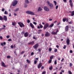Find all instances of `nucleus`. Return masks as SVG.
Instances as JSON below:
<instances>
[{
	"instance_id": "obj_1",
	"label": "nucleus",
	"mask_w": 74,
	"mask_h": 74,
	"mask_svg": "<svg viewBox=\"0 0 74 74\" xmlns=\"http://www.w3.org/2000/svg\"><path fill=\"white\" fill-rule=\"evenodd\" d=\"M26 13L27 14H29V15H34V12L29 11H27L26 12Z\"/></svg>"
},
{
	"instance_id": "obj_2",
	"label": "nucleus",
	"mask_w": 74,
	"mask_h": 74,
	"mask_svg": "<svg viewBox=\"0 0 74 74\" xmlns=\"http://www.w3.org/2000/svg\"><path fill=\"white\" fill-rule=\"evenodd\" d=\"M49 26V24L48 23H47L46 24H45L44 26L43 29L44 30H45Z\"/></svg>"
},
{
	"instance_id": "obj_3",
	"label": "nucleus",
	"mask_w": 74,
	"mask_h": 74,
	"mask_svg": "<svg viewBox=\"0 0 74 74\" xmlns=\"http://www.w3.org/2000/svg\"><path fill=\"white\" fill-rule=\"evenodd\" d=\"M47 3L49 6L51 8L53 7V5L52 3H50L48 1H47Z\"/></svg>"
},
{
	"instance_id": "obj_4",
	"label": "nucleus",
	"mask_w": 74,
	"mask_h": 74,
	"mask_svg": "<svg viewBox=\"0 0 74 74\" xmlns=\"http://www.w3.org/2000/svg\"><path fill=\"white\" fill-rule=\"evenodd\" d=\"M18 24L21 27H25V25H24L23 23L22 22H18Z\"/></svg>"
},
{
	"instance_id": "obj_5",
	"label": "nucleus",
	"mask_w": 74,
	"mask_h": 74,
	"mask_svg": "<svg viewBox=\"0 0 74 74\" xmlns=\"http://www.w3.org/2000/svg\"><path fill=\"white\" fill-rule=\"evenodd\" d=\"M39 47L38 44L36 43L34 46H33V47L34 49H36L38 48V47Z\"/></svg>"
},
{
	"instance_id": "obj_6",
	"label": "nucleus",
	"mask_w": 74,
	"mask_h": 74,
	"mask_svg": "<svg viewBox=\"0 0 74 74\" xmlns=\"http://www.w3.org/2000/svg\"><path fill=\"white\" fill-rule=\"evenodd\" d=\"M17 4H18V1L15 0L13 2L12 4L13 6H15Z\"/></svg>"
},
{
	"instance_id": "obj_7",
	"label": "nucleus",
	"mask_w": 74,
	"mask_h": 74,
	"mask_svg": "<svg viewBox=\"0 0 74 74\" xmlns=\"http://www.w3.org/2000/svg\"><path fill=\"white\" fill-rule=\"evenodd\" d=\"M50 36H51V34L49 33L48 32H46V33L45 34V36L46 37H49Z\"/></svg>"
},
{
	"instance_id": "obj_8",
	"label": "nucleus",
	"mask_w": 74,
	"mask_h": 74,
	"mask_svg": "<svg viewBox=\"0 0 74 74\" xmlns=\"http://www.w3.org/2000/svg\"><path fill=\"white\" fill-rule=\"evenodd\" d=\"M70 39L69 38H67L66 39V42L67 45H69L70 44Z\"/></svg>"
},
{
	"instance_id": "obj_9",
	"label": "nucleus",
	"mask_w": 74,
	"mask_h": 74,
	"mask_svg": "<svg viewBox=\"0 0 74 74\" xmlns=\"http://www.w3.org/2000/svg\"><path fill=\"white\" fill-rule=\"evenodd\" d=\"M42 66V63L41 62L40 63L38 64V69H39Z\"/></svg>"
},
{
	"instance_id": "obj_10",
	"label": "nucleus",
	"mask_w": 74,
	"mask_h": 74,
	"mask_svg": "<svg viewBox=\"0 0 74 74\" xmlns=\"http://www.w3.org/2000/svg\"><path fill=\"white\" fill-rule=\"evenodd\" d=\"M69 2L70 4V5L71 7H73V3L72 2V0H69Z\"/></svg>"
},
{
	"instance_id": "obj_11",
	"label": "nucleus",
	"mask_w": 74,
	"mask_h": 74,
	"mask_svg": "<svg viewBox=\"0 0 74 74\" xmlns=\"http://www.w3.org/2000/svg\"><path fill=\"white\" fill-rule=\"evenodd\" d=\"M34 44V41H32V42H30L28 43V45H33Z\"/></svg>"
},
{
	"instance_id": "obj_12",
	"label": "nucleus",
	"mask_w": 74,
	"mask_h": 74,
	"mask_svg": "<svg viewBox=\"0 0 74 74\" xmlns=\"http://www.w3.org/2000/svg\"><path fill=\"white\" fill-rule=\"evenodd\" d=\"M44 10H45V11H49V8L47 6H45L44 7Z\"/></svg>"
},
{
	"instance_id": "obj_13",
	"label": "nucleus",
	"mask_w": 74,
	"mask_h": 74,
	"mask_svg": "<svg viewBox=\"0 0 74 74\" xmlns=\"http://www.w3.org/2000/svg\"><path fill=\"white\" fill-rule=\"evenodd\" d=\"M39 25L40 26L39 27V26H38V29H40V28L42 29V27H43V26L41 25V23H40Z\"/></svg>"
},
{
	"instance_id": "obj_14",
	"label": "nucleus",
	"mask_w": 74,
	"mask_h": 74,
	"mask_svg": "<svg viewBox=\"0 0 74 74\" xmlns=\"http://www.w3.org/2000/svg\"><path fill=\"white\" fill-rule=\"evenodd\" d=\"M29 25L33 29H34V25H33V24H32V23H29Z\"/></svg>"
},
{
	"instance_id": "obj_15",
	"label": "nucleus",
	"mask_w": 74,
	"mask_h": 74,
	"mask_svg": "<svg viewBox=\"0 0 74 74\" xmlns=\"http://www.w3.org/2000/svg\"><path fill=\"white\" fill-rule=\"evenodd\" d=\"M65 31H67L69 30V26L67 25L65 27Z\"/></svg>"
},
{
	"instance_id": "obj_16",
	"label": "nucleus",
	"mask_w": 74,
	"mask_h": 74,
	"mask_svg": "<svg viewBox=\"0 0 74 74\" xmlns=\"http://www.w3.org/2000/svg\"><path fill=\"white\" fill-rule=\"evenodd\" d=\"M28 32H26L24 33V36L25 37H27L28 36Z\"/></svg>"
},
{
	"instance_id": "obj_17",
	"label": "nucleus",
	"mask_w": 74,
	"mask_h": 74,
	"mask_svg": "<svg viewBox=\"0 0 74 74\" xmlns=\"http://www.w3.org/2000/svg\"><path fill=\"white\" fill-rule=\"evenodd\" d=\"M4 19V21H7V16H3V20Z\"/></svg>"
},
{
	"instance_id": "obj_18",
	"label": "nucleus",
	"mask_w": 74,
	"mask_h": 74,
	"mask_svg": "<svg viewBox=\"0 0 74 74\" xmlns=\"http://www.w3.org/2000/svg\"><path fill=\"white\" fill-rule=\"evenodd\" d=\"M1 65L2 66H3V67H6L5 64H4V62H2Z\"/></svg>"
},
{
	"instance_id": "obj_19",
	"label": "nucleus",
	"mask_w": 74,
	"mask_h": 74,
	"mask_svg": "<svg viewBox=\"0 0 74 74\" xmlns=\"http://www.w3.org/2000/svg\"><path fill=\"white\" fill-rule=\"evenodd\" d=\"M1 45L2 46H4V45H6V43L5 42H4L3 43L2 42L1 43Z\"/></svg>"
},
{
	"instance_id": "obj_20",
	"label": "nucleus",
	"mask_w": 74,
	"mask_h": 74,
	"mask_svg": "<svg viewBox=\"0 0 74 74\" xmlns=\"http://www.w3.org/2000/svg\"><path fill=\"white\" fill-rule=\"evenodd\" d=\"M42 9L41 8V7H40L38 8V11H42Z\"/></svg>"
},
{
	"instance_id": "obj_21",
	"label": "nucleus",
	"mask_w": 74,
	"mask_h": 74,
	"mask_svg": "<svg viewBox=\"0 0 74 74\" xmlns=\"http://www.w3.org/2000/svg\"><path fill=\"white\" fill-rule=\"evenodd\" d=\"M71 16H74V11L71 12Z\"/></svg>"
},
{
	"instance_id": "obj_22",
	"label": "nucleus",
	"mask_w": 74,
	"mask_h": 74,
	"mask_svg": "<svg viewBox=\"0 0 74 74\" xmlns=\"http://www.w3.org/2000/svg\"><path fill=\"white\" fill-rule=\"evenodd\" d=\"M51 33L52 34H53V35H55V34H57L56 32H54V31L52 32Z\"/></svg>"
},
{
	"instance_id": "obj_23",
	"label": "nucleus",
	"mask_w": 74,
	"mask_h": 74,
	"mask_svg": "<svg viewBox=\"0 0 74 74\" xmlns=\"http://www.w3.org/2000/svg\"><path fill=\"white\" fill-rule=\"evenodd\" d=\"M54 25V24L52 23L51 24V25L49 26V27H50V28H51V27H53Z\"/></svg>"
},
{
	"instance_id": "obj_24",
	"label": "nucleus",
	"mask_w": 74,
	"mask_h": 74,
	"mask_svg": "<svg viewBox=\"0 0 74 74\" xmlns=\"http://www.w3.org/2000/svg\"><path fill=\"white\" fill-rule=\"evenodd\" d=\"M12 22V25H13V26H15V25H16V22Z\"/></svg>"
},
{
	"instance_id": "obj_25",
	"label": "nucleus",
	"mask_w": 74,
	"mask_h": 74,
	"mask_svg": "<svg viewBox=\"0 0 74 74\" xmlns=\"http://www.w3.org/2000/svg\"><path fill=\"white\" fill-rule=\"evenodd\" d=\"M26 61H27V63H31V61H30L29 60H27Z\"/></svg>"
},
{
	"instance_id": "obj_26",
	"label": "nucleus",
	"mask_w": 74,
	"mask_h": 74,
	"mask_svg": "<svg viewBox=\"0 0 74 74\" xmlns=\"http://www.w3.org/2000/svg\"><path fill=\"white\" fill-rule=\"evenodd\" d=\"M0 20L1 21H3V18L2 16H0Z\"/></svg>"
},
{
	"instance_id": "obj_27",
	"label": "nucleus",
	"mask_w": 74,
	"mask_h": 74,
	"mask_svg": "<svg viewBox=\"0 0 74 74\" xmlns=\"http://www.w3.org/2000/svg\"><path fill=\"white\" fill-rule=\"evenodd\" d=\"M53 58V56H50V59L51 60H52Z\"/></svg>"
},
{
	"instance_id": "obj_28",
	"label": "nucleus",
	"mask_w": 74,
	"mask_h": 74,
	"mask_svg": "<svg viewBox=\"0 0 74 74\" xmlns=\"http://www.w3.org/2000/svg\"><path fill=\"white\" fill-rule=\"evenodd\" d=\"M49 63H52V60H49V62H48Z\"/></svg>"
},
{
	"instance_id": "obj_29",
	"label": "nucleus",
	"mask_w": 74,
	"mask_h": 74,
	"mask_svg": "<svg viewBox=\"0 0 74 74\" xmlns=\"http://www.w3.org/2000/svg\"><path fill=\"white\" fill-rule=\"evenodd\" d=\"M25 3L26 4H29V1L28 0H26L25 1Z\"/></svg>"
},
{
	"instance_id": "obj_30",
	"label": "nucleus",
	"mask_w": 74,
	"mask_h": 74,
	"mask_svg": "<svg viewBox=\"0 0 74 74\" xmlns=\"http://www.w3.org/2000/svg\"><path fill=\"white\" fill-rule=\"evenodd\" d=\"M19 8H17V9H16V10H14V11L15 12H17V11H18V10H19Z\"/></svg>"
},
{
	"instance_id": "obj_31",
	"label": "nucleus",
	"mask_w": 74,
	"mask_h": 74,
	"mask_svg": "<svg viewBox=\"0 0 74 74\" xmlns=\"http://www.w3.org/2000/svg\"><path fill=\"white\" fill-rule=\"evenodd\" d=\"M3 27H2V28H1L2 30V29H5V25H3Z\"/></svg>"
},
{
	"instance_id": "obj_32",
	"label": "nucleus",
	"mask_w": 74,
	"mask_h": 74,
	"mask_svg": "<svg viewBox=\"0 0 74 74\" xmlns=\"http://www.w3.org/2000/svg\"><path fill=\"white\" fill-rule=\"evenodd\" d=\"M4 14H5V15H7L8 14V12L6 11H5L4 12Z\"/></svg>"
},
{
	"instance_id": "obj_33",
	"label": "nucleus",
	"mask_w": 74,
	"mask_h": 74,
	"mask_svg": "<svg viewBox=\"0 0 74 74\" xmlns=\"http://www.w3.org/2000/svg\"><path fill=\"white\" fill-rule=\"evenodd\" d=\"M54 3H55V5H56V4H57V2L55 1H54Z\"/></svg>"
},
{
	"instance_id": "obj_34",
	"label": "nucleus",
	"mask_w": 74,
	"mask_h": 74,
	"mask_svg": "<svg viewBox=\"0 0 74 74\" xmlns=\"http://www.w3.org/2000/svg\"><path fill=\"white\" fill-rule=\"evenodd\" d=\"M7 58L8 59H10V58H11V56H7Z\"/></svg>"
},
{
	"instance_id": "obj_35",
	"label": "nucleus",
	"mask_w": 74,
	"mask_h": 74,
	"mask_svg": "<svg viewBox=\"0 0 74 74\" xmlns=\"http://www.w3.org/2000/svg\"><path fill=\"white\" fill-rule=\"evenodd\" d=\"M66 21V18H63V21L64 22H65V21Z\"/></svg>"
},
{
	"instance_id": "obj_36",
	"label": "nucleus",
	"mask_w": 74,
	"mask_h": 74,
	"mask_svg": "<svg viewBox=\"0 0 74 74\" xmlns=\"http://www.w3.org/2000/svg\"><path fill=\"white\" fill-rule=\"evenodd\" d=\"M52 69H53L52 66H51V67H49V69L50 70H52Z\"/></svg>"
},
{
	"instance_id": "obj_37",
	"label": "nucleus",
	"mask_w": 74,
	"mask_h": 74,
	"mask_svg": "<svg viewBox=\"0 0 74 74\" xmlns=\"http://www.w3.org/2000/svg\"><path fill=\"white\" fill-rule=\"evenodd\" d=\"M37 63V60H35L34 61V64H36Z\"/></svg>"
},
{
	"instance_id": "obj_38",
	"label": "nucleus",
	"mask_w": 74,
	"mask_h": 74,
	"mask_svg": "<svg viewBox=\"0 0 74 74\" xmlns=\"http://www.w3.org/2000/svg\"><path fill=\"white\" fill-rule=\"evenodd\" d=\"M39 33H40L41 32H42V30L41 29H39L38 31Z\"/></svg>"
},
{
	"instance_id": "obj_39",
	"label": "nucleus",
	"mask_w": 74,
	"mask_h": 74,
	"mask_svg": "<svg viewBox=\"0 0 74 74\" xmlns=\"http://www.w3.org/2000/svg\"><path fill=\"white\" fill-rule=\"evenodd\" d=\"M54 52H58V49H55L54 50Z\"/></svg>"
},
{
	"instance_id": "obj_40",
	"label": "nucleus",
	"mask_w": 74,
	"mask_h": 74,
	"mask_svg": "<svg viewBox=\"0 0 74 74\" xmlns=\"http://www.w3.org/2000/svg\"><path fill=\"white\" fill-rule=\"evenodd\" d=\"M46 74V71H43L42 74Z\"/></svg>"
},
{
	"instance_id": "obj_41",
	"label": "nucleus",
	"mask_w": 74,
	"mask_h": 74,
	"mask_svg": "<svg viewBox=\"0 0 74 74\" xmlns=\"http://www.w3.org/2000/svg\"><path fill=\"white\" fill-rule=\"evenodd\" d=\"M72 66H73V64H72V63H70V64H69V66L70 67H72Z\"/></svg>"
},
{
	"instance_id": "obj_42",
	"label": "nucleus",
	"mask_w": 74,
	"mask_h": 74,
	"mask_svg": "<svg viewBox=\"0 0 74 74\" xmlns=\"http://www.w3.org/2000/svg\"><path fill=\"white\" fill-rule=\"evenodd\" d=\"M54 64H57V61L56 60H55L54 61Z\"/></svg>"
},
{
	"instance_id": "obj_43",
	"label": "nucleus",
	"mask_w": 74,
	"mask_h": 74,
	"mask_svg": "<svg viewBox=\"0 0 74 74\" xmlns=\"http://www.w3.org/2000/svg\"><path fill=\"white\" fill-rule=\"evenodd\" d=\"M68 73H69V74H73V73H72L71 72V71H68Z\"/></svg>"
},
{
	"instance_id": "obj_44",
	"label": "nucleus",
	"mask_w": 74,
	"mask_h": 74,
	"mask_svg": "<svg viewBox=\"0 0 74 74\" xmlns=\"http://www.w3.org/2000/svg\"><path fill=\"white\" fill-rule=\"evenodd\" d=\"M24 7L25 8L27 7V4L25 3L24 5Z\"/></svg>"
},
{
	"instance_id": "obj_45",
	"label": "nucleus",
	"mask_w": 74,
	"mask_h": 74,
	"mask_svg": "<svg viewBox=\"0 0 74 74\" xmlns=\"http://www.w3.org/2000/svg\"><path fill=\"white\" fill-rule=\"evenodd\" d=\"M10 35L7 36H6V38H10Z\"/></svg>"
},
{
	"instance_id": "obj_46",
	"label": "nucleus",
	"mask_w": 74,
	"mask_h": 74,
	"mask_svg": "<svg viewBox=\"0 0 74 74\" xmlns=\"http://www.w3.org/2000/svg\"><path fill=\"white\" fill-rule=\"evenodd\" d=\"M49 51L51 52V51H52V48H49Z\"/></svg>"
},
{
	"instance_id": "obj_47",
	"label": "nucleus",
	"mask_w": 74,
	"mask_h": 74,
	"mask_svg": "<svg viewBox=\"0 0 74 74\" xmlns=\"http://www.w3.org/2000/svg\"><path fill=\"white\" fill-rule=\"evenodd\" d=\"M5 10V9H4V8H2V9L1 10L2 11H3V12H4V11Z\"/></svg>"
},
{
	"instance_id": "obj_48",
	"label": "nucleus",
	"mask_w": 74,
	"mask_h": 74,
	"mask_svg": "<svg viewBox=\"0 0 74 74\" xmlns=\"http://www.w3.org/2000/svg\"><path fill=\"white\" fill-rule=\"evenodd\" d=\"M27 22L28 23H30V21L28 19L27 20Z\"/></svg>"
},
{
	"instance_id": "obj_49",
	"label": "nucleus",
	"mask_w": 74,
	"mask_h": 74,
	"mask_svg": "<svg viewBox=\"0 0 74 74\" xmlns=\"http://www.w3.org/2000/svg\"><path fill=\"white\" fill-rule=\"evenodd\" d=\"M41 48H39L38 49V51L39 52H41Z\"/></svg>"
},
{
	"instance_id": "obj_50",
	"label": "nucleus",
	"mask_w": 74,
	"mask_h": 74,
	"mask_svg": "<svg viewBox=\"0 0 74 74\" xmlns=\"http://www.w3.org/2000/svg\"><path fill=\"white\" fill-rule=\"evenodd\" d=\"M66 46L64 45V47H63V49H66Z\"/></svg>"
},
{
	"instance_id": "obj_51",
	"label": "nucleus",
	"mask_w": 74,
	"mask_h": 74,
	"mask_svg": "<svg viewBox=\"0 0 74 74\" xmlns=\"http://www.w3.org/2000/svg\"><path fill=\"white\" fill-rule=\"evenodd\" d=\"M25 33V32L24 31H23L21 33V34H23Z\"/></svg>"
},
{
	"instance_id": "obj_52",
	"label": "nucleus",
	"mask_w": 74,
	"mask_h": 74,
	"mask_svg": "<svg viewBox=\"0 0 74 74\" xmlns=\"http://www.w3.org/2000/svg\"><path fill=\"white\" fill-rule=\"evenodd\" d=\"M34 52H32V53H31V56H33V55H34Z\"/></svg>"
},
{
	"instance_id": "obj_53",
	"label": "nucleus",
	"mask_w": 74,
	"mask_h": 74,
	"mask_svg": "<svg viewBox=\"0 0 74 74\" xmlns=\"http://www.w3.org/2000/svg\"><path fill=\"white\" fill-rule=\"evenodd\" d=\"M14 53L15 55H17V54L16 53V51H14Z\"/></svg>"
},
{
	"instance_id": "obj_54",
	"label": "nucleus",
	"mask_w": 74,
	"mask_h": 74,
	"mask_svg": "<svg viewBox=\"0 0 74 74\" xmlns=\"http://www.w3.org/2000/svg\"><path fill=\"white\" fill-rule=\"evenodd\" d=\"M8 41H12V40H11V39H9L8 40Z\"/></svg>"
},
{
	"instance_id": "obj_55",
	"label": "nucleus",
	"mask_w": 74,
	"mask_h": 74,
	"mask_svg": "<svg viewBox=\"0 0 74 74\" xmlns=\"http://www.w3.org/2000/svg\"><path fill=\"white\" fill-rule=\"evenodd\" d=\"M73 51L71 50L70 51V53H73Z\"/></svg>"
},
{
	"instance_id": "obj_56",
	"label": "nucleus",
	"mask_w": 74,
	"mask_h": 74,
	"mask_svg": "<svg viewBox=\"0 0 74 74\" xmlns=\"http://www.w3.org/2000/svg\"><path fill=\"white\" fill-rule=\"evenodd\" d=\"M33 23L34 24V25H37V23L36 22H34Z\"/></svg>"
},
{
	"instance_id": "obj_57",
	"label": "nucleus",
	"mask_w": 74,
	"mask_h": 74,
	"mask_svg": "<svg viewBox=\"0 0 74 74\" xmlns=\"http://www.w3.org/2000/svg\"><path fill=\"white\" fill-rule=\"evenodd\" d=\"M62 66H61L60 68L59 69V70H61V69H62Z\"/></svg>"
},
{
	"instance_id": "obj_58",
	"label": "nucleus",
	"mask_w": 74,
	"mask_h": 74,
	"mask_svg": "<svg viewBox=\"0 0 74 74\" xmlns=\"http://www.w3.org/2000/svg\"><path fill=\"white\" fill-rule=\"evenodd\" d=\"M58 8V5H56V10H57Z\"/></svg>"
},
{
	"instance_id": "obj_59",
	"label": "nucleus",
	"mask_w": 74,
	"mask_h": 74,
	"mask_svg": "<svg viewBox=\"0 0 74 74\" xmlns=\"http://www.w3.org/2000/svg\"><path fill=\"white\" fill-rule=\"evenodd\" d=\"M33 39H34L35 40H37V38H36L34 36L33 37Z\"/></svg>"
},
{
	"instance_id": "obj_60",
	"label": "nucleus",
	"mask_w": 74,
	"mask_h": 74,
	"mask_svg": "<svg viewBox=\"0 0 74 74\" xmlns=\"http://www.w3.org/2000/svg\"><path fill=\"white\" fill-rule=\"evenodd\" d=\"M44 69V66H42L41 68V69H42V70H43Z\"/></svg>"
},
{
	"instance_id": "obj_61",
	"label": "nucleus",
	"mask_w": 74,
	"mask_h": 74,
	"mask_svg": "<svg viewBox=\"0 0 74 74\" xmlns=\"http://www.w3.org/2000/svg\"><path fill=\"white\" fill-rule=\"evenodd\" d=\"M9 16H11L12 15H11V13H10L9 14Z\"/></svg>"
},
{
	"instance_id": "obj_62",
	"label": "nucleus",
	"mask_w": 74,
	"mask_h": 74,
	"mask_svg": "<svg viewBox=\"0 0 74 74\" xmlns=\"http://www.w3.org/2000/svg\"><path fill=\"white\" fill-rule=\"evenodd\" d=\"M58 32H59V31L57 29V31H56V34H57V33H58Z\"/></svg>"
},
{
	"instance_id": "obj_63",
	"label": "nucleus",
	"mask_w": 74,
	"mask_h": 74,
	"mask_svg": "<svg viewBox=\"0 0 74 74\" xmlns=\"http://www.w3.org/2000/svg\"><path fill=\"white\" fill-rule=\"evenodd\" d=\"M69 24H71L72 23V22L71 21V22H69Z\"/></svg>"
},
{
	"instance_id": "obj_64",
	"label": "nucleus",
	"mask_w": 74,
	"mask_h": 74,
	"mask_svg": "<svg viewBox=\"0 0 74 74\" xmlns=\"http://www.w3.org/2000/svg\"><path fill=\"white\" fill-rule=\"evenodd\" d=\"M11 48H14V46H13V45H12L11 46Z\"/></svg>"
}]
</instances>
